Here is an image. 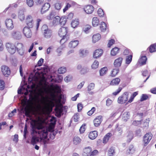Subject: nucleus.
I'll return each instance as SVG.
<instances>
[{"label": "nucleus", "instance_id": "1", "mask_svg": "<svg viewBox=\"0 0 156 156\" xmlns=\"http://www.w3.org/2000/svg\"><path fill=\"white\" fill-rule=\"evenodd\" d=\"M32 127L31 134L32 135L31 142L34 145L38 142L40 140H42L47 138L48 132V128L41 123L36 124L34 121L31 123Z\"/></svg>", "mask_w": 156, "mask_h": 156}, {"label": "nucleus", "instance_id": "2", "mask_svg": "<svg viewBox=\"0 0 156 156\" xmlns=\"http://www.w3.org/2000/svg\"><path fill=\"white\" fill-rule=\"evenodd\" d=\"M44 59L41 58L38 61L37 64L35 66L34 69V72L35 73L34 75L33 73H31L28 78V82L29 83H32V85H34L35 84L37 83L40 80L41 77L40 75V72H39L40 69L38 68H36L37 66H39L42 65Z\"/></svg>", "mask_w": 156, "mask_h": 156}, {"label": "nucleus", "instance_id": "3", "mask_svg": "<svg viewBox=\"0 0 156 156\" xmlns=\"http://www.w3.org/2000/svg\"><path fill=\"white\" fill-rule=\"evenodd\" d=\"M67 31V28L65 27H62L59 29L58 35L61 37H62L60 41L61 44H63L68 40L69 37L66 35Z\"/></svg>", "mask_w": 156, "mask_h": 156}, {"label": "nucleus", "instance_id": "4", "mask_svg": "<svg viewBox=\"0 0 156 156\" xmlns=\"http://www.w3.org/2000/svg\"><path fill=\"white\" fill-rule=\"evenodd\" d=\"M16 51V50L19 55L23 56L24 53V46L23 44L21 43L18 42L15 43Z\"/></svg>", "mask_w": 156, "mask_h": 156}, {"label": "nucleus", "instance_id": "5", "mask_svg": "<svg viewBox=\"0 0 156 156\" xmlns=\"http://www.w3.org/2000/svg\"><path fill=\"white\" fill-rule=\"evenodd\" d=\"M42 29L44 31V35L45 38L48 39L51 37L52 35V31L51 30L48 29L46 25H43Z\"/></svg>", "mask_w": 156, "mask_h": 156}, {"label": "nucleus", "instance_id": "6", "mask_svg": "<svg viewBox=\"0 0 156 156\" xmlns=\"http://www.w3.org/2000/svg\"><path fill=\"white\" fill-rule=\"evenodd\" d=\"M25 21L28 27L32 28L34 24V17L32 15H28L26 16Z\"/></svg>", "mask_w": 156, "mask_h": 156}, {"label": "nucleus", "instance_id": "7", "mask_svg": "<svg viewBox=\"0 0 156 156\" xmlns=\"http://www.w3.org/2000/svg\"><path fill=\"white\" fill-rule=\"evenodd\" d=\"M129 93V92H126L121 96L119 97L118 98V103L120 104L125 103L128 100Z\"/></svg>", "mask_w": 156, "mask_h": 156}, {"label": "nucleus", "instance_id": "8", "mask_svg": "<svg viewBox=\"0 0 156 156\" xmlns=\"http://www.w3.org/2000/svg\"><path fill=\"white\" fill-rule=\"evenodd\" d=\"M6 47L8 52L11 54L15 53L16 52L15 44L11 43H7L6 44Z\"/></svg>", "mask_w": 156, "mask_h": 156}, {"label": "nucleus", "instance_id": "9", "mask_svg": "<svg viewBox=\"0 0 156 156\" xmlns=\"http://www.w3.org/2000/svg\"><path fill=\"white\" fill-rule=\"evenodd\" d=\"M152 135L151 133H146L144 136L143 142L144 146H146L152 138Z\"/></svg>", "mask_w": 156, "mask_h": 156}, {"label": "nucleus", "instance_id": "10", "mask_svg": "<svg viewBox=\"0 0 156 156\" xmlns=\"http://www.w3.org/2000/svg\"><path fill=\"white\" fill-rule=\"evenodd\" d=\"M2 71L3 75L5 77H8L10 74L9 68L7 66H2Z\"/></svg>", "mask_w": 156, "mask_h": 156}, {"label": "nucleus", "instance_id": "11", "mask_svg": "<svg viewBox=\"0 0 156 156\" xmlns=\"http://www.w3.org/2000/svg\"><path fill=\"white\" fill-rule=\"evenodd\" d=\"M30 28L28 27H25L23 30V34L27 38L30 37L32 35V33Z\"/></svg>", "mask_w": 156, "mask_h": 156}, {"label": "nucleus", "instance_id": "12", "mask_svg": "<svg viewBox=\"0 0 156 156\" xmlns=\"http://www.w3.org/2000/svg\"><path fill=\"white\" fill-rule=\"evenodd\" d=\"M5 24L7 28L9 30H11L14 28V25L12 20L10 19H7L5 21Z\"/></svg>", "mask_w": 156, "mask_h": 156}, {"label": "nucleus", "instance_id": "13", "mask_svg": "<svg viewBox=\"0 0 156 156\" xmlns=\"http://www.w3.org/2000/svg\"><path fill=\"white\" fill-rule=\"evenodd\" d=\"M12 37L17 40L20 39L22 37L21 33L18 31H13L11 33Z\"/></svg>", "mask_w": 156, "mask_h": 156}, {"label": "nucleus", "instance_id": "14", "mask_svg": "<svg viewBox=\"0 0 156 156\" xmlns=\"http://www.w3.org/2000/svg\"><path fill=\"white\" fill-rule=\"evenodd\" d=\"M103 53V50L101 49H98L95 50L93 53V56L94 58H97L101 57Z\"/></svg>", "mask_w": 156, "mask_h": 156}, {"label": "nucleus", "instance_id": "15", "mask_svg": "<svg viewBox=\"0 0 156 156\" xmlns=\"http://www.w3.org/2000/svg\"><path fill=\"white\" fill-rule=\"evenodd\" d=\"M102 121V117L100 115L97 116L94 120V126L96 127L99 126Z\"/></svg>", "mask_w": 156, "mask_h": 156}, {"label": "nucleus", "instance_id": "16", "mask_svg": "<svg viewBox=\"0 0 156 156\" xmlns=\"http://www.w3.org/2000/svg\"><path fill=\"white\" fill-rule=\"evenodd\" d=\"M123 58L122 57H119L116 59L114 62V64L115 67H119L121 66Z\"/></svg>", "mask_w": 156, "mask_h": 156}, {"label": "nucleus", "instance_id": "17", "mask_svg": "<svg viewBox=\"0 0 156 156\" xmlns=\"http://www.w3.org/2000/svg\"><path fill=\"white\" fill-rule=\"evenodd\" d=\"M94 8L91 5H88L84 8V10L87 14H91L93 11Z\"/></svg>", "mask_w": 156, "mask_h": 156}, {"label": "nucleus", "instance_id": "18", "mask_svg": "<svg viewBox=\"0 0 156 156\" xmlns=\"http://www.w3.org/2000/svg\"><path fill=\"white\" fill-rule=\"evenodd\" d=\"M95 84L94 83H91L88 85L87 87V92L90 95L93 94L94 92L91 90H93Z\"/></svg>", "mask_w": 156, "mask_h": 156}, {"label": "nucleus", "instance_id": "19", "mask_svg": "<svg viewBox=\"0 0 156 156\" xmlns=\"http://www.w3.org/2000/svg\"><path fill=\"white\" fill-rule=\"evenodd\" d=\"M88 51L84 49H80L79 51V54L80 56L83 58L86 56L88 54Z\"/></svg>", "mask_w": 156, "mask_h": 156}, {"label": "nucleus", "instance_id": "20", "mask_svg": "<svg viewBox=\"0 0 156 156\" xmlns=\"http://www.w3.org/2000/svg\"><path fill=\"white\" fill-rule=\"evenodd\" d=\"M79 42L78 40L72 41L69 43V47L70 48H74L78 45Z\"/></svg>", "mask_w": 156, "mask_h": 156}, {"label": "nucleus", "instance_id": "21", "mask_svg": "<svg viewBox=\"0 0 156 156\" xmlns=\"http://www.w3.org/2000/svg\"><path fill=\"white\" fill-rule=\"evenodd\" d=\"M40 95L41 96V98L40 99L38 97L37 98L38 101V102H40L45 108L47 105V103L45 101V98L41 94H40Z\"/></svg>", "mask_w": 156, "mask_h": 156}, {"label": "nucleus", "instance_id": "22", "mask_svg": "<svg viewBox=\"0 0 156 156\" xmlns=\"http://www.w3.org/2000/svg\"><path fill=\"white\" fill-rule=\"evenodd\" d=\"M50 7V5L49 3H46L43 6L41 9V12L42 13H44L45 12L47 11Z\"/></svg>", "mask_w": 156, "mask_h": 156}, {"label": "nucleus", "instance_id": "23", "mask_svg": "<svg viewBox=\"0 0 156 156\" xmlns=\"http://www.w3.org/2000/svg\"><path fill=\"white\" fill-rule=\"evenodd\" d=\"M52 89L55 93L60 94L61 92V87L58 85L56 84L55 85H52Z\"/></svg>", "mask_w": 156, "mask_h": 156}, {"label": "nucleus", "instance_id": "24", "mask_svg": "<svg viewBox=\"0 0 156 156\" xmlns=\"http://www.w3.org/2000/svg\"><path fill=\"white\" fill-rule=\"evenodd\" d=\"M91 151V148L90 147H88L85 148L83 150V155L85 156H89Z\"/></svg>", "mask_w": 156, "mask_h": 156}, {"label": "nucleus", "instance_id": "25", "mask_svg": "<svg viewBox=\"0 0 156 156\" xmlns=\"http://www.w3.org/2000/svg\"><path fill=\"white\" fill-rule=\"evenodd\" d=\"M98 136V132L96 131H94L91 132L89 135V138L91 139L94 140Z\"/></svg>", "mask_w": 156, "mask_h": 156}, {"label": "nucleus", "instance_id": "26", "mask_svg": "<svg viewBox=\"0 0 156 156\" xmlns=\"http://www.w3.org/2000/svg\"><path fill=\"white\" fill-rule=\"evenodd\" d=\"M101 38V36L99 34H94L92 36V41L94 43H95L98 41Z\"/></svg>", "mask_w": 156, "mask_h": 156}, {"label": "nucleus", "instance_id": "27", "mask_svg": "<svg viewBox=\"0 0 156 156\" xmlns=\"http://www.w3.org/2000/svg\"><path fill=\"white\" fill-rule=\"evenodd\" d=\"M112 136V134L111 133H107L104 137L103 142L105 144L107 143L110 137H111Z\"/></svg>", "mask_w": 156, "mask_h": 156}, {"label": "nucleus", "instance_id": "28", "mask_svg": "<svg viewBox=\"0 0 156 156\" xmlns=\"http://www.w3.org/2000/svg\"><path fill=\"white\" fill-rule=\"evenodd\" d=\"M81 141V139L78 136H75L73 139V144L76 145L80 144Z\"/></svg>", "mask_w": 156, "mask_h": 156}, {"label": "nucleus", "instance_id": "29", "mask_svg": "<svg viewBox=\"0 0 156 156\" xmlns=\"http://www.w3.org/2000/svg\"><path fill=\"white\" fill-rule=\"evenodd\" d=\"M18 17L21 21H23L25 20L24 14L22 11H21L19 12Z\"/></svg>", "mask_w": 156, "mask_h": 156}, {"label": "nucleus", "instance_id": "30", "mask_svg": "<svg viewBox=\"0 0 156 156\" xmlns=\"http://www.w3.org/2000/svg\"><path fill=\"white\" fill-rule=\"evenodd\" d=\"M136 149L133 145H130L127 151V153L128 154H133L135 151Z\"/></svg>", "mask_w": 156, "mask_h": 156}, {"label": "nucleus", "instance_id": "31", "mask_svg": "<svg viewBox=\"0 0 156 156\" xmlns=\"http://www.w3.org/2000/svg\"><path fill=\"white\" fill-rule=\"evenodd\" d=\"M147 58L145 56H142L139 60V62L141 65H144L146 63Z\"/></svg>", "mask_w": 156, "mask_h": 156}, {"label": "nucleus", "instance_id": "32", "mask_svg": "<svg viewBox=\"0 0 156 156\" xmlns=\"http://www.w3.org/2000/svg\"><path fill=\"white\" fill-rule=\"evenodd\" d=\"M122 119L124 121H126L129 118V112H125L122 115Z\"/></svg>", "mask_w": 156, "mask_h": 156}, {"label": "nucleus", "instance_id": "33", "mask_svg": "<svg viewBox=\"0 0 156 156\" xmlns=\"http://www.w3.org/2000/svg\"><path fill=\"white\" fill-rule=\"evenodd\" d=\"M89 69L87 66H83L80 71V73L81 74H84L87 73Z\"/></svg>", "mask_w": 156, "mask_h": 156}, {"label": "nucleus", "instance_id": "34", "mask_svg": "<svg viewBox=\"0 0 156 156\" xmlns=\"http://www.w3.org/2000/svg\"><path fill=\"white\" fill-rule=\"evenodd\" d=\"M79 24V20L78 19H75L73 20L71 22V26L73 28H75L77 27Z\"/></svg>", "mask_w": 156, "mask_h": 156}, {"label": "nucleus", "instance_id": "35", "mask_svg": "<svg viewBox=\"0 0 156 156\" xmlns=\"http://www.w3.org/2000/svg\"><path fill=\"white\" fill-rule=\"evenodd\" d=\"M92 25L93 26L96 27L98 25L99 23V21L97 17H94L92 19Z\"/></svg>", "mask_w": 156, "mask_h": 156}, {"label": "nucleus", "instance_id": "36", "mask_svg": "<svg viewBox=\"0 0 156 156\" xmlns=\"http://www.w3.org/2000/svg\"><path fill=\"white\" fill-rule=\"evenodd\" d=\"M133 134L132 132L129 131L128 133V134L127 136V141L128 142H130L133 139Z\"/></svg>", "mask_w": 156, "mask_h": 156}, {"label": "nucleus", "instance_id": "37", "mask_svg": "<svg viewBox=\"0 0 156 156\" xmlns=\"http://www.w3.org/2000/svg\"><path fill=\"white\" fill-rule=\"evenodd\" d=\"M120 80L119 78H116L113 79L111 82L110 84L112 85H116L119 84Z\"/></svg>", "mask_w": 156, "mask_h": 156}, {"label": "nucleus", "instance_id": "38", "mask_svg": "<svg viewBox=\"0 0 156 156\" xmlns=\"http://www.w3.org/2000/svg\"><path fill=\"white\" fill-rule=\"evenodd\" d=\"M21 111L23 113H25V115L27 117H30V112L27 109L24 107V106H22L21 108Z\"/></svg>", "mask_w": 156, "mask_h": 156}, {"label": "nucleus", "instance_id": "39", "mask_svg": "<svg viewBox=\"0 0 156 156\" xmlns=\"http://www.w3.org/2000/svg\"><path fill=\"white\" fill-rule=\"evenodd\" d=\"M100 28L102 32H105L106 29V24L105 22H101L100 24Z\"/></svg>", "mask_w": 156, "mask_h": 156}, {"label": "nucleus", "instance_id": "40", "mask_svg": "<svg viewBox=\"0 0 156 156\" xmlns=\"http://www.w3.org/2000/svg\"><path fill=\"white\" fill-rule=\"evenodd\" d=\"M60 19V17L59 16H57L53 18V24L55 26L58 24H59V21Z\"/></svg>", "mask_w": 156, "mask_h": 156}, {"label": "nucleus", "instance_id": "41", "mask_svg": "<svg viewBox=\"0 0 156 156\" xmlns=\"http://www.w3.org/2000/svg\"><path fill=\"white\" fill-rule=\"evenodd\" d=\"M66 21V16H62L61 18H60L59 21V24H60L61 25H64Z\"/></svg>", "mask_w": 156, "mask_h": 156}, {"label": "nucleus", "instance_id": "42", "mask_svg": "<svg viewBox=\"0 0 156 156\" xmlns=\"http://www.w3.org/2000/svg\"><path fill=\"white\" fill-rule=\"evenodd\" d=\"M119 51V48L117 47H115L113 48L111 51V55L113 56L116 55Z\"/></svg>", "mask_w": 156, "mask_h": 156}, {"label": "nucleus", "instance_id": "43", "mask_svg": "<svg viewBox=\"0 0 156 156\" xmlns=\"http://www.w3.org/2000/svg\"><path fill=\"white\" fill-rule=\"evenodd\" d=\"M108 70L107 67H104L101 68L99 71L100 74L101 76H103L105 75Z\"/></svg>", "mask_w": 156, "mask_h": 156}, {"label": "nucleus", "instance_id": "44", "mask_svg": "<svg viewBox=\"0 0 156 156\" xmlns=\"http://www.w3.org/2000/svg\"><path fill=\"white\" fill-rule=\"evenodd\" d=\"M149 50L151 53L156 51V44H154L151 45L149 47Z\"/></svg>", "mask_w": 156, "mask_h": 156}, {"label": "nucleus", "instance_id": "45", "mask_svg": "<svg viewBox=\"0 0 156 156\" xmlns=\"http://www.w3.org/2000/svg\"><path fill=\"white\" fill-rule=\"evenodd\" d=\"M119 69L118 68L114 69L112 71L111 74V76L112 77L115 76L119 73Z\"/></svg>", "mask_w": 156, "mask_h": 156}, {"label": "nucleus", "instance_id": "46", "mask_svg": "<svg viewBox=\"0 0 156 156\" xmlns=\"http://www.w3.org/2000/svg\"><path fill=\"white\" fill-rule=\"evenodd\" d=\"M99 62L97 60H95L91 65V68L92 69H96L98 68L99 66Z\"/></svg>", "mask_w": 156, "mask_h": 156}, {"label": "nucleus", "instance_id": "47", "mask_svg": "<svg viewBox=\"0 0 156 156\" xmlns=\"http://www.w3.org/2000/svg\"><path fill=\"white\" fill-rule=\"evenodd\" d=\"M141 121L142 122L140 124L142 125L141 127H147L148 126L149 121L147 119H146L144 121L142 120H141Z\"/></svg>", "mask_w": 156, "mask_h": 156}, {"label": "nucleus", "instance_id": "48", "mask_svg": "<svg viewBox=\"0 0 156 156\" xmlns=\"http://www.w3.org/2000/svg\"><path fill=\"white\" fill-rule=\"evenodd\" d=\"M132 55H130L126 56V63L127 65L129 64L132 60Z\"/></svg>", "mask_w": 156, "mask_h": 156}, {"label": "nucleus", "instance_id": "49", "mask_svg": "<svg viewBox=\"0 0 156 156\" xmlns=\"http://www.w3.org/2000/svg\"><path fill=\"white\" fill-rule=\"evenodd\" d=\"M66 69L65 67H62L59 68L58 71V73L59 74H63L65 73Z\"/></svg>", "mask_w": 156, "mask_h": 156}, {"label": "nucleus", "instance_id": "50", "mask_svg": "<svg viewBox=\"0 0 156 156\" xmlns=\"http://www.w3.org/2000/svg\"><path fill=\"white\" fill-rule=\"evenodd\" d=\"M114 152V149L113 147H111L109 149L108 155V156H113Z\"/></svg>", "mask_w": 156, "mask_h": 156}, {"label": "nucleus", "instance_id": "51", "mask_svg": "<svg viewBox=\"0 0 156 156\" xmlns=\"http://www.w3.org/2000/svg\"><path fill=\"white\" fill-rule=\"evenodd\" d=\"M138 93L136 92H134L131 96L130 98L128 101V102L129 103L132 102L134 97Z\"/></svg>", "mask_w": 156, "mask_h": 156}, {"label": "nucleus", "instance_id": "52", "mask_svg": "<svg viewBox=\"0 0 156 156\" xmlns=\"http://www.w3.org/2000/svg\"><path fill=\"white\" fill-rule=\"evenodd\" d=\"M54 13V12L53 11H51L49 15L47 16V19L49 20H51L54 18L55 16Z\"/></svg>", "mask_w": 156, "mask_h": 156}, {"label": "nucleus", "instance_id": "53", "mask_svg": "<svg viewBox=\"0 0 156 156\" xmlns=\"http://www.w3.org/2000/svg\"><path fill=\"white\" fill-rule=\"evenodd\" d=\"M62 6V5L61 3L59 2L56 3L55 5V8L57 10H60Z\"/></svg>", "mask_w": 156, "mask_h": 156}, {"label": "nucleus", "instance_id": "54", "mask_svg": "<svg viewBox=\"0 0 156 156\" xmlns=\"http://www.w3.org/2000/svg\"><path fill=\"white\" fill-rule=\"evenodd\" d=\"M5 82L3 80L0 79V90H3L5 88Z\"/></svg>", "mask_w": 156, "mask_h": 156}, {"label": "nucleus", "instance_id": "55", "mask_svg": "<svg viewBox=\"0 0 156 156\" xmlns=\"http://www.w3.org/2000/svg\"><path fill=\"white\" fill-rule=\"evenodd\" d=\"M98 13L99 16L100 17H102L104 14L103 10L101 9H99L98 11Z\"/></svg>", "mask_w": 156, "mask_h": 156}, {"label": "nucleus", "instance_id": "56", "mask_svg": "<svg viewBox=\"0 0 156 156\" xmlns=\"http://www.w3.org/2000/svg\"><path fill=\"white\" fill-rule=\"evenodd\" d=\"M64 48L62 46H60L57 50V52L58 53V55L60 56L61 55L62 50Z\"/></svg>", "mask_w": 156, "mask_h": 156}, {"label": "nucleus", "instance_id": "57", "mask_svg": "<svg viewBox=\"0 0 156 156\" xmlns=\"http://www.w3.org/2000/svg\"><path fill=\"white\" fill-rule=\"evenodd\" d=\"M72 78V77L71 75H68L65 78L64 80L66 82H68L71 80Z\"/></svg>", "mask_w": 156, "mask_h": 156}, {"label": "nucleus", "instance_id": "58", "mask_svg": "<svg viewBox=\"0 0 156 156\" xmlns=\"http://www.w3.org/2000/svg\"><path fill=\"white\" fill-rule=\"evenodd\" d=\"M142 122L141 121H134L133 122L132 124L134 126H137L140 124Z\"/></svg>", "mask_w": 156, "mask_h": 156}, {"label": "nucleus", "instance_id": "59", "mask_svg": "<svg viewBox=\"0 0 156 156\" xmlns=\"http://www.w3.org/2000/svg\"><path fill=\"white\" fill-rule=\"evenodd\" d=\"M27 3L29 7H31L34 5L33 1V0H27Z\"/></svg>", "mask_w": 156, "mask_h": 156}, {"label": "nucleus", "instance_id": "60", "mask_svg": "<svg viewBox=\"0 0 156 156\" xmlns=\"http://www.w3.org/2000/svg\"><path fill=\"white\" fill-rule=\"evenodd\" d=\"M148 98V96L145 94H143L142 95V97L140 99V101H143L147 100Z\"/></svg>", "mask_w": 156, "mask_h": 156}, {"label": "nucleus", "instance_id": "61", "mask_svg": "<svg viewBox=\"0 0 156 156\" xmlns=\"http://www.w3.org/2000/svg\"><path fill=\"white\" fill-rule=\"evenodd\" d=\"M95 110V108L94 107L92 108L91 110L89 111L87 113L88 115H91L94 113Z\"/></svg>", "mask_w": 156, "mask_h": 156}, {"label": "nucleus", "instance_id": "62", "mask_svg": "<svg viewBox=\"0 0 156 156\" xmlns=\"http://www.w3.org/2000/svg\"><path fill=\"white\" fill-rule=\"evenodd\" d=\"M91 28V26L89 25H87L83 28L84 31L86 33H88V30L90 29Z\"/></svg>", "mask_w": 156, "mask_h": 156}, {"label": "nucleus", "instance_id": "63", "mask_svg": "<svg viewBox=\"0 0 156 156\" xmlns=\"http://www.w3.org/2000/svg\"><path fill=\"white\" fill-rule=\"evenodd\" d=\"M85 124H83L80 127V133H84L85 131Z\"/></svg>", "mask_w": 156, "mask_h": 156}, {"label": "nucleus", "instance_id": "64", "mask_svg": "<svg viewBox=\"0 0 156 156\" xmlns=\"http://www.w3.org/2000/svg\"><path fill=\"white\" fill-rule=\"evenodd\" d=\"M71 7V5L69 3H68L64 8L63 9V12H65L67 10Z\"/></svg>", "mask_w": 156, "mask_h": 156}]
</instances>
